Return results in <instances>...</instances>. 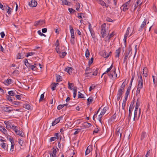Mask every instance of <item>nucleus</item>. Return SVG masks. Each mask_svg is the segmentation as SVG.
<instances>
[{
	"instance_id": "8",
	"label": "nucleus",
	"mask_w": 157,
	"mask_h": 157,
	"mask_svg": "<svg viewBox=\"0 0 157 157\" xmlns=\"http://www.w3.org/2000/svg\"><path fill=\"white\" fill-rule=\"evenodd\" d=\"M148 20V19L147 18H145L144 19L143 21V22L140 25V27L138 29V31H141L143 29L146 25L147 21Z\"/></svg>"
},
{
	"instance_id": "25",
	"label": "nucleus",
	"mask_w": 157,
	"mask_h": 157,
	"mask_svg": "<svg viewBox=\"0 0 157 157\" xmlns=\"http://www.w3.org/2000/svg\"><path fill=\"white\" fill-rule=\"evenodd\" d=\"M113 67V64H112L111 65V66L109 68H107L106 71H105L104 73H103V74L101 76V77L102 78V76L103 75L105 74H106V73H108V72H109V71H110L111 70V69H112Z\"/></svg>"
},
{
	"instance_id": "14",
	"label": "nucleus",
	"mask_w": 157,
	"mask_h": 157,
	"mask_svg": "<svg viewBox=\"0 0 157 157\" xmlns=\"http://www.w3.org/2000/svg\"><path fill=\"white\" fill-rule=\"evenodd\" d=\"M130 29L129 27H128L127 28V30L126 31V32L125 34H124L123 40L125 42L126 41L128 35L129 33V31L130 30Z\"/></svg>"
},
{
	"instance_id": "28",
	"label": "nucleus",
	"mask_w": 157,
	"mask_h": 157,
	"mask_svg": "<svg viewBox=\"0 0 157 157\" xmlns=\"http://www.w3.org/2000/svg\"><path fill=\"white\" fill-rule=\"evenodd\" d=\"M83 125L85 128H89L91 126V124L90 123L88 122H85L83 124Z\"/></svg>"
},
{
	"instance_id": "12",
	"label": "nucleus",
	"mask_w": 157,
	"mask_h": 157,
	"mask_svg": "<svg viewBox=\"0 0 157 157\" xmlns=\"http://www.w3.org/2000/svg\"><path fill=\"white\" fill-rule=\"evenodd\" d=\"M44 23V20H40L39 21L35 22L34 25L35 26H37L39 25L41 26L43 25Z\"/></svg>"
},
{
	"instance_id": "54",
	"label": "nucleus",
	"mask_w": 157,
	"mask_h": 157,
	"mask_svg": "<svg viewBox=\"0 0 157 157\" xmlns=\"http://www.w3.org/2000/svg\"><path fill=\"white\" fill-rule=\"evenodd\" d=\"M130 88H128L125 94V96H128L130 92Z\"/></svg>"
},
{
	"instance_id": "42",
	"label": "nucleus",
	"mask_w": 157,
	"mask_h": 157,
	"mask_svg": "<svg viewBox=\"0 0 157 157\" xmlns=\"http://www.w3.org/2000/svg\"><path fill=\"white\" fill-rule=\"evenodd\" d=\"M24 108L27 109H29L30 108V105L28 104H24L23 105Z\"/></svg>"
},
{
	"instance_id": "15",
	"label": "nucleus",
	"mask_w": 157,
	"mask_h": 157,
	"mask_svg": "<svg viewBox=\"0 0 157 157\" xmlns=\"http://www.w3.org/2000/svg\"><path fill=\"white\" fill-rule=\"evenodd\" d=\"M28 68H29V69H31L32 71H36L37 69L36 64L34 65L30 64Z\"/></svg>"
},
{
	"instance_id": "47",
	"label": "nucleus",
	"mask_w": 157,
	"mask_h": 157,
	"mask_svg": "<svg viewBox=\"0 0 157 157\" xmlns=\"http://www.w3.org/2000/svg\"><path fill=\"white\" fill-rule=\"evenodd\" d=\"M24 61V64L25 65V66L27 67H29V66L30 65V64L29 63L28 61V60L27 59H25Z\"/></svg>"
},
{
	"instance_id": "63",
	"label": "nucleus",
	"mask_w": 157,
	"mask_h": 157,
	"mask_svg": "<svg viewBox=\"0 0 157 157\" xmlns=\"http://www.w3.org/2000/svg\"><path fill=\"white\" fill-rule=\"evenodd\" d=\"M56 137H51L50 139V141L52 142L56 140Z\"/></svg>"
},
{
	"instance_id": "37",
	"label": "nucleus",
	"mask_w": 157,
	"mask_h": 157,
	"mask_svg": "<svg viewBox=\"0 0 157 157\" xmlns=\"http://www.w3.org/2000/svg\"><path fill=\"white\" fill-rule=\"evenodd\" d=\"M16 130V131H15V132L17 135L21 136H23V135L21 131L18 130V129L17 130Z\"/></svg>"
},
{
	"instance_id": "50",
	"label": "nucleus",
	"mask_w": 157,
	"mask_h": 157,
	"mask_svg": "<svg viewBox=\"0 0 157 157\" xmlns=\"http://www.w3.org/2000/svg\"><path fill=\"white\" fill-rule=\"evenodd\" d=\"M7 99L10 101L11 102H12L13 101V99L12 97H11L9 95H7L6 96Z\"/></svg>"
},
{
	"instance_id": "31",
	"label": "nucleus",
	"mask_w": 157,
	"mask_h": 157,
	"mask_svg": "<svg viewBox=\"0 0 157 157\" xmlns=\"http://www.w3.org/2000/svg\"><path fill=\"white\" fill-rule=\"evenodd\" d=\"M59 84L58 83H54L52 85V90H55L56 86Z\"/></svg>"
},
{
	"instance_id": "58",
	"label": "nucleus",
	"mask_w": 157,
	"mask_h": 157,
	"mask_svg": "<svg viewBox=\"0 0 157 157\" xmlns=\"http://www.w3.org/2000/svg\"><path fill=\"white\" fill-rule=\"evenodd\" d=\"M11 128H12L15 132L16 131V130H17L18 129V128L16 126L14 125H12Z\"/></svg>"
},
{
	"instance_id": "17",
	"label": "nucleus",
	"mask_w": 157,
	"mask_h": 157,
	"mask_svg": "<svg viewBox=\"0 0 157 157\" xmlns=\"http://www.w3.org/2000/svg\"><path fill=\"white\" fill-rule=\"evenodd\" d=\"M92 147L91 146H89L86 151L85 155H86L88 154L92 151Z\"/></svg>"
},
{
	"instance_id": "26",
	"label": "nucleus",
	"mask_w": 157,
	"mask_h": 157,
	"mask_svg": "<svg viewBox=\"0 0 157 157\" xmlns=\"http://www.w3.org/2000/svg\"><path fill=\"white\" fill-rule=\"evenodd\" d=\"M86 72L85 73V75H88L89 73H91L92 71V70L89 67H86Z\"/></svg>"
},
{
	"instance_id": "55",
	"label": "nucleus",
	"mask_w": 157,
	"mask_h": 157,
	"mask_svg": "<svg viewBox=\"0 0 157 157\" xmlns=\"http://www.w3.org/2000/svg\"><path fill=\"white\" fill-rule=\"evenodd\" d=\"M83 94L81 93L80 92H78V98H84Z\"/></svg>"
},
{
	"instance_id": "6",
	"label": "nucleus",
	"mask_w": 157,
	"mask_h": 157,
	"mask_svg": "<svg viewBox=\"0 0 157 157\" xmlns=\"http://www.w3.org/2000/svg\"><path fill=\"white\" fill-rule=\"evenodd\" d=\"M138 76L140 77L138 81V88L141 89L143 87V81L142 77L141 75H139L138 74Z\"/></svg>"
},
{
	"instance_id": "40",
	"label": "nucleus",
	"mask_w": 157,
	"mask_h": 157,
	"mask_svg": "<svg viewBox=\"0 0 157 157\" xmlns=\"http://www.w3.org/2000/svg\"><path fill=\"white\" fill-rule=\"evenodd\" d=\"M78 17L80 18H83L85 17V16L84 14L82 13H78Z\"/></svg>"
},
{
	"instance_id": "52",
	"label": "nucleus",
	"mask_w": 157,
	"mask_h": 157,
	"mask_svg": "<svg viewBox=\"0 0 157 157\" xmlns=\"http://www.w3.org/2000/svg\"><path fill=\"white\" fill-rule=\"evenodd\" d=\"M102 56L105 58H107L109 57V55L106 52H104Z\"/></svg>"
},
{
	"instance_id": "5",
	"label": "nucleus",
	"mask_w": 157,
	"mask_h": 157,
	"mask_svg": "<svg viewBox=\"0 0 157 157\" xmlns=\"http://www.w3.org/2000/svg\"><path fill=\"white\" fill-rule=\"evenodd\" d=\"M131 50L132 49L130 48L129 50H128V51L124 53V57L123 59V63H124L126 62V63H127V60L128 58L129 59L130 56H129V55Z\"/></svg>"
},
{
	"instance_id": "29",
	"label": "nucleus",
	"mask_w": 157,
	"mask_h": 157,
	"mask_svg": "<svg viewBox=\"0 0 157 157\" xmlns=\"http://www.w3.org/2000/svg\"><path fill=\"white\" fill-rule=\"evenodd\" d=\"M108 109V106H106L104 107L103 109L102 110L101 113L102 114L104 115L106 111Z\"/></svg>"
},
{
	"instance_id": "38",
	"label": "nucleus",
	"mask_w": 157,
	"mask_h": 157,
	"mask_svg": "<svg viewBox=\"0 0 157 157\" xmlns=\"http://www.w3.org/2000/svg\"><path fill=\"white\" fill-rule=\"evenodd\" d=\"M59 54V56L63 58L65 57V56L67 54V53L66 52L63 51V52H61V53Z\"/></svg>"
},
{
	"instance_id": "49",
	"label": "nucleus",
	"mask_w": 157,
	"mask_h": 157,
	"mask_svg": "<svg viewBox=\"0 0 157 157\" xmlns=\"http://www.w3.org/2000/svg\"><path fill=\"white\" fill-rule=\"evenodd\" d=\"M116 114L115 113L111 117V118H110L109 119V121H113L116 118Z\"/></svg>"
},
{
	"instance_id": "18",
	"label": "nucleus",
	"mask_w": 157,
	"mask_h": 157,
	"mask_svg": "<svg viewBox=\"0 0 157 157\" xmlns=\"http://www.w3.org/2000/svg\"><path fill=\"white\" fill-rule=\"evenodd\" d=\"M143 72L144 76L146 77H147L148 75V71L146 67H144L143 69Z\"/></svg>"
},
{
	"instance_id": "46",
	"label": "nucleus",
	"mask_w": 157,
	"mask_h": 157,
	"mask_svg": "<svg viewBox=\"0 0 157 157\" xmlns=\"http://www.w3.org/2000/svg\"><path fill=\"white\" fill-rule=\"evenodd\" d=\"M152 78L154 84L157 82V77L154 75H152Z\"/></svg>"
},
{
	"instance_id": "60",
	"label": "nucleus",
	"mask_w": 157,
	"mask_h": 157,
	"mask_svg": "<svg viewBox=\"0 0 157 157\" xmlns=\"http://www.w3.org/2000/svg\"><path fill=\"white\" fill-rule=\"evenodd\" d=\"M44 98V94H42L40 97V99H39V101H40L43 100Z\"/></svg>"
},
{
	"instance_id": "32",
	"label": "nucleus",
	"mask_w": 157,
	"mask_h": 157,
	"mask_svg": "<svg viewBox=\"0 0 157 157\" xmlns=\"http://www.w3.org/2000/svg\"><path fill=\"white\" fill-rule=\"evenodd\" d=\"M59 122V119H56L52 123V126H54L56 124H57Z\"/></svg>"
},
{
	"instance_id": "61",
	"label": "nucleus",
	"mask_w": 157,
	"mask_h": 157,
	"mask_svg": "<svg viewBox=\"0 0 157 157\" xmlns=\"http://www.w3.org/2000/svg\"><path fill=\"white\" fill-rule=\"evenodd\" d=\"M68 10L71 13H72L75 12V10L71 8H69Z\"/></svg>"
},
{
	"instance_id": "56",
	"label": "nucleus",
	"mask_w": 157,
	"mask_h": 157,
	"mask_svg": "<svg viewBox=\"0 0 157 157\" xmlns=\"http://www.w3.org/2000/svg\"><path fill=\"white\" fill-rule=\"evenodd\" d=\"M98 68H96V70L95 71L93 72L92 75L94 76H96L97 75L98 72Z\"/></svg>"
},
{
	"instance_id": "34",
	"label": "nucleus",
	"mask_w": 157,
	"mask_h": 157,
	"mask_svg": "<svg viewBox=\"0 0 157 157\" xmlns=\"http://www.w3.org/2000/svg\"><path fill=\"white\" fill-rule=\"evenodd\" d=\"M114 71H113V70L111 71L108 74V75L110 78H112L113 77L114 75L113 73Z\"/></svg>"
},
{
	"instance_id": "19",
	"label": "nucleus",
	"mask_w": 157,
	"mask_h": 157,
	"mask_svg": "<svg viewBox=\"0 0 157 157\" xmlns=\"http://www.w3.org/2000/svg\"><path fill=\"white\" fill-rule=\"evenodd\" d=\"M17 93V92L16 90H11L8 92L9 95L12 96H15Z\"/></svg>"
},
{
	"instance_id": "1",
	"label": "nucleus",
	"mask_w": 157,
	"mask_h": 157,
	"mask_svg": "<svg viewBox=\"0 0 157 157\" xmlns=\"http://www.w3.org/2000/svg\"><path fill=\"white\" fill-rule=\"evenodd\" d=\"M131 0H129L127 2L124 3L121 7V10L124 12L126 11L129 9V6H130V2Z\"/></svg>"
},
{
	"instance_id": "48",
	"label": "nucleus",
	"mask_w": 157,
	"mask_h": 157,
	"mask_svg": "<svg viewBox=\"0 0 157 157\" xmlns=\"http://www.w3.org/2000/svg\"><path fill=\"white\" fill-rule=\"evenodd\" d=\"M103 114H102L101 113L99 115L98 117V120L100 122L101 124V118L102 117V116L103 115Z\"/></svg>"
},
{
	"instance_id": "3",
	"label": "nucleus",
	"mask_w": 157,
	"mask_h": 157,
	"mask_svg": "<svg viewBox=\"0 0 157 157\" xmlns=\"http://www.w3.org/2000/svg\"><path fill=\"white\" fill-rule=\"evenodd\" d=\"M101 34H102V37H104L106 36V25L104 23L101 26Z\"/></svg>"
},
{
	"instance_id": "45",
	"label": "nucleus",
	"mask_w": 157,
	"mask_h": 157,
	"mask_svg": "<svg viewBox=\"0 0 157 157\" xmlns=\"http://www.w3.org/2000/svg\"><path fill=\"white\" fill-rule=\"evenodd\" d=\"M93 97H90L88 98L87 100L88 102L89 103V104H90V103H91V102L93 101Z\"/></svg>"
},
{
	"instance_id": "24",
	"label": "nucleus",
	"mask_w": 157,
	"mask_h": 157,
	"mask_svg": "<svg viewBox=\"0 0 157 157\" xmlns=\"http://www.w3.org/2000/svg\"><path fill=\"white\" fill-rule=\"evenodd\" d=\"M72 71V68L70 67H67L66 68L65 71L67 72L69 74L71 73Z\"/></svg>"
},
{
	"instance_id": "33",
	"label": "nucleus",
	"mask_w": 157,
	"mask_h": 157,
	"mask_svg": "<svg viewBox=\"0 0 157 157\" xmlns=\"http://www.w3.org/2000/svg\"><path fill=\"white\" fill-rule=\"evenodd\" d=\"M75 6L76 7V10L78 11H80L79 8L80 7V3L78 2H77L76 3Z\"/></svg>"
},
{
	"instance_id": "36",
	"label": "nucleus",
	"mask_w": 157,
	"mask_h": 157,
	"mask_svg": "<svg viewBox=\"0 0 157 157\" xmlns=\"http://www.w3.org/2000/svg\"><path fill=\"white\" fill-rule=\"evenodd\" d=\"M4 123L6 126V128L7 129H9L11 128V126L10 125V124L8 122L5 121Z\"/></svg>"
},
{
	"instance_id": "53",
	"label": "nucleus",
	"mask_w": 157,
	"mask_h": 157,
	"mask_svg": "<svg viewBox=\"0 0 157 157\" xmlns=\"http://www.w3.org/2000/svg\"><path fill=\"white\" fill-rule=\"evenodd\" d=\"M114 32H113L111 34H110L109 36H106V38H108V39H109L111 37L113 36L114 35Z\"/></svg>"
},
{
	"instance_id": "16",
	"label": "nucleus",
	"mask_w": 157,
	"mask_h": 157,
	"mask_svg": "<svg viewBox=\"0 0 157 157\" xmlns=\"http://www.w3.org/2000/svg\"><path fill=\"white\" fill-rule=\"evenodd\" d=\"M60 1L62 2L61 4L62 5L70 6L71 5V3L67 0H60Z\"/></svg>"
},
{
	"instance_id": "30",
	"label": "nucleus",
	"mask_w": 157,
	"mask_h": 157,
	"mask_svg": "<svg viewBox=\"0 0 157 157\" xmlns=\"http://www.w3.org/2000/svg\"><path fill=\"white\" fill-rule=\"evenodd\" d=\"M12 105L15 106V105H19L20 104V102L17 101H13L12 103Z\"/></svg>"
},
{
	"instance_id": "27",
	"label": "nucleus",
	"mask_w": 157,
	"mask_h": 157,
	"mask_svg": "<svg viewBox=\"0 0 157 157\" xmlns=\"http://www.w3.org/2000/svg\"><path fill=\"white\" fill-rule=\"evenodd\" d=\"M24 58L23 53H19L18 54L17 56V59H20Z\"/></svg>"
},
{
	"instance_id": "51",
	"label": "nucleus",
	"mask_w": 157,
	"mask_h": 157,
	"mask_svg": "<svg viewBox=\"0 0 157 157\" xmlns=\"http://www.w3.org/2000/svg\"><path fill=\"white\" fill-rule=\"evenodd\" d=\"M89 30L90 32L91 35L93 39H94L95 38V36L94 33V32H92L91 29L89 28Z\"/></svg>"
},
{
	"instance_id": "44",
	"label": "nucleus",
	"mask_w": 157,
	"mask_h": 157,
	"mask_svg": "<svg viewBox=\"0 0 157 157\" xmlns=\"http://www.w3.org/2000/svg\"><path fill=\"white\" fill-rule=\"evenodd\" d=\"M56 81L60 82L62 80V77L60 75H57L56 77Z\"/></svg>"
},
{
	"instance_id": "10",
	"label": "nucleus",
	"mask_w": 157,
	"mask_h": 157,
	"mask_svg": "<svg viewBox=\"0 0 157 157\" xmlns=\"http://www.w3.org/2000/svg\"><path fill=\"white\" fill-rule=\"evenodd\" d=\"M37 4V3L36 0H31L29 3V5L32 7H36Z\"/></svg>"
},
{
	"instance_id": "4",
	"label": "nucleus",
	"mask_w": 157,
	"mask_h": 157,
	"mask_svg": "<svg viewBox=\"0 0 157 157\" xmlns=\"http://www.w3.org/2000/svg\"><path fill=\"white\" fill-rule=\"evenodd\" d=\"M1 109L4 112L8 113H10L11 111L15 110V109H13L12 108L6 105L2 107Z\"/></svg>"
},
{
	"instance_id": "64",
	"label": "nucleus",
	"mask_w": 157,
	"mask_h": 157,
	"mask_svg": "<svg viewBox=\"0 0 157 157\" xmlns=\"http://www.w3.org/2000/svg\"><path fill=\"white\" fill-rule=\"evenodd\" d=\"M141 89H139L137 88V90L136 92V95H137L139 94L140 95V92Z\"/></svg>"
},
{
	"instance_id": "21",
	"label": "nucleus",
	"mask_w": 157,
	"mask_h": 157,
	"mask_svg": "<svg viewBox=\"0 0 157 157\" xmlns=\"http://www.w3.org/2000/svg\"><path fill=\"white\" fill-rule=\"evenodd\" d=\"M99 3L101 4V6H105V7L107 8L109 5L105 3L102 0H99Z\"/></svg>"
},
{
	"instance_id": "2",
	"label": "nucleus",
	"mask_w": 157,
	"mask_h": 157,
	"mask_svg": "<svg viewBox=\"0 0 157 157\" xmlns=\"http://www.w3.org/2000/svg\"><path fill=\"white\" fill-rule=\"evenodd\" d=\"M125 86V82L124 81L121 86L120 88L119 89L117 94L122 96L123 92L124 91V89Z\"/></svg>"
},
{
	"instance_id": "43",
	"label": "nucleus",
	"mask_w": 157,
	"mask_h": 157,
	"mask_svg": "<svg viewBox=\"0 0 157 157\" xmlns=\"http://www.w3.org/2000/svg\"><path fill=\"white\" fill-rule=\"evenodd\" d=\"M69 28H70V32L71 35L74 34V29H73V27H72V26L71 25H69Z\"/></svg>"
},
{
	"instance_id": "41",
	"label": "nucleus",
	"mask_w": 157,
	"mask_h": 157,
	"mask_svg": "<svg viewBox=\"0 0 157 157\" xmlns=\"http://www.w3.org/2000/svg\"><path fill=\"white\" fill-rule=\"evenodd\" d=\"M65 47L63 45H61V47L60 48V53H58L59 54H60L61 52H63L65 50Z\"/></svg>"
},
{
	"instance_id": "39",
	"label": "nucleus",
	"mask_w": 157,
	"mask_h": 157,
	"mask_svg": "<svg viewBox=\"0 0 157 157\" xmlns=\"http://www.w3.org/2000/svg\"><path fill=\"white\" fill-rule=\"evenodd\" d=\"M0 128V131L3 132L4 134H5L7 132L6 129L2 126H1Z\"/></svg>"
},
{
	"instance_id": "7",
	"label": "nucleus",
	"mask_w": 157,
	"mask_h": 157,
	"mask_svg": "<svg viewBox=\"0 0 157 157\" xmlns=\"http://www.w3.org/2000/svg\"><path fill=\"white\" fill-rule=\"evenodd\" d=\"M133 105H134V103H132V104H131L130 105V106L129 108V114H128V117L127 118L128 121L129 122V121L130 120L131 117L132 111L133 108H134Z\"/></svg>"
},
{
	"instance_id": "22",
	"label": "nucleus",
	"mask_w": 157,
	"mask_h": 157,
	"mask_svg": "<svg viewBox=\"0 0 157 157\" xmlns=\"http://www.w3.org/2000/svg\"><path fill=\"white\" fill-rule=\"evenodd\" d=\"M121 48H119L117 49L116 50V55H115L116 57H119L120 55V54L121 52Z\"/></svg>"
},
{
	"instance_id": "23",
	"label": "nucleus",
	"mask_w": 157,
	"mask_h": 157,
	"mask_svg": "<svg viewBox=\"0 0 157 157\" xmlns=\"http://www.w3.org/2000/svg\"><path fill=\"white\" fill-rule=\"evenodd\" d=\"M5 10L6 11L8 14H10L11 13L12 9L8 6H6L5 7Z\"/></svg>"
},
{
	"instance_id": "62",
	"label": "nucleus",
	"mask_w": 157,
	"mask_h": 157,
	"mask_svg": "<svg viewBox=\"0 0 157 157\" xmlns=\"http://www.w3.org/2000/svg\"><path fill=\"white\" fill-rule=\"evenodd\" d=\"M1 147L4 148V149H5L6 148V145L5 143H2L1 144Z\"/></svg>"
},
{
	"instance_id": "11",
	"label": "nucleus",
	"mask_w": 157,
	"mask_h": 157,
	"mask_svg": "<svg viewBox=\"0 0 157 157\" xmlns=\"http://www.w3.org/2000/svg\"><path fill=\"white\" fill-rule=\"evenodd\" d=\"M139 113L137 115V112H135V111H134V117H133V121H135V119H136V120H138L140 116V109H139Z\"/></svg>"
},
{
	"instance_id": "57",
	"label": "nucleus",
	"mask_w": 157,
	"mask_h": 157,
	"mask_svg": "<svg viewBox=\"0 0 157 157\" xmlns=\"http://www.w3.org/2000/svg\"><path fill=\"white\" fill-rule=\"evenodd\" d=\"M136 3L137 5L140 6L142 3V0H137Z\"/></svg>"
},
{
	"instance_id": "35",
	"label": "nucleus",
	"mask_w": 157,
	"mask_h": 157,
	"mask_svg": "<svg viewBox=\"0 0 157 157\" xmlns=\"http://www.w3.org/2000/svg\"><path fill=\"white\" fill-rule=\"evenodd\" d=\"M90 55V53L89 52V50L88 49H86V51L85 52V56L88 59L89 56Z\"/></svg>"
},
{
	"instance_id": "20",
	"label": "nucleus",
	"mask_w": 157,
	"mask_h": 157,
	"mask_svg": "<svg viewBox=\"0 0 157 157\" xmlns=\"http://www.w3.org/2000/svg\"><path fill=\"white\" fill-rule=\"evenodd\" d=\"M12 80L11 79H7L6 80L4 81L3 83L6 85L8 86L11 83Z\"/></svg>"
},
{
	"instance_id": "9",
	"label": "nucleus",
	"mask_w": 157,
	"mask_h": 157,
	"mask_svg": "<svg viewBox=\"0 0 157 157\" xmlns=\"http://www.w3.org/2000/svg\"><path fill=\"white\" fill-rule=\"evenodd\" d=\"M122 130V128H120L119 126L117 128L116 130V134L120 138H121V136Z\"/></svg>"
},
{
	"instance_id": "13",
	"label": "nucleus",
	"mask_w": 157,
	"mask_h": 157,
	"mask_svg": "<svg viewBox=\"0 0 157 157\" xmlns=\"http://www.w3.org/2000/svg\"><path fill=\"white\" fill-rule=\"evenodd\" d=\"M59 40H57L56 41L55 45L56 46V50L57 52L58 53H60V48L59 47Z\"/></svg>"
},
{
	"instance_id": "59",
	"label": "nucleus",
	"mask_w": 157,
	"mask_h": 157,
	"mask_svg": "<svg viewBox=\"0 0 157 157\" xmlns=\"http://www.w3.org/2000/svg\"><path fill=\"white\" fill-rule=\"evenodd\" d=\"M34 54H35V53L34 52H29V53H27V55L26 56V57H29V56H33Z\"/></svg>"
}]
</instances>
